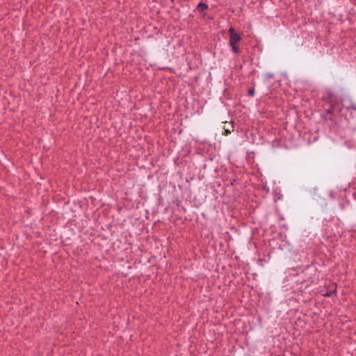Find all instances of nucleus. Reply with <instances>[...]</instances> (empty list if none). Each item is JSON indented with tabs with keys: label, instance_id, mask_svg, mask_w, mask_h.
<instances>
[{
	"label": "nucleus",
	"instance_id": "f257e3e1",
	"mask_svg": "<svg viewBox=\"0 0 356 356\" xmlns=\"http://www.w3.org/2000/svg\"><path fill=\"white\" fill-rule=\"evenodd\" d=\"M229 45L234 53H239V43L241 40V35L236 32L234 28L231 27L229 29Z\"/></svg>",
	"mask_w": 356,
	"mask_h": 356
},
{
	"label": "nucleus",
	"instance_id": "f03ea898",
	"mask_svg": "<svg viewBox=\"0 0 356 356\" xmlns=\"http://www.w3.org/2000/svg\"><path fill=\"white\" fill-rule=\"evenodd\" d=\"M197 8H201V10H206L208 8V5L204 3H199L197 5Z\"/></svg>",
	"mask_w": 356,
	"mask_h": 356
},
{
	"label": "nucleus",
	"instance_id": "7ed1b4c3",
	"mask_svg": "<svg viewBox=\"0 0 356 356\" xmlns=\"http://www.w3.org/2000/svg\"><path fill=\"white\" fill-rule=\"evenodd\" d=\"M248 93H249V95L250 96H254V88H250L248 90Z\"/></svg>",
	"mask_w": 356,
	"mask_h": 356
},
{
	"label": "nucleus",
	"instance_id": "20e7f679",
	"mask_svg": "<svg viewBox=\"0 0 356 356\" xmlns=\"http://www.w3.org/2000/svg\"><path fill=\"white\" fill-rule=\"evenodd\" d=\"M334 291H333L332 293H334ZM331 293H332V292H330V293L327 292V293L325 294V296H330L331 295Z\"/></svg>",
	"mask_w": 356,
	"mask_h": 356
},
{
	"label": "nucleus",
	"instance_id": "39448f33",
	"mask_svg": "<svg viewBox=\"0 0 356 356\" xmlns=\"http://www.w3.org/2000/svg\"><path fill=\"white\" fill-rule=\"evenodd\" d=\"M225 135H228L230 133V131L228 129H225Z\"/></svg>",
	"mask_w": 356,
	"mask_h": 356
}]
</instances>
